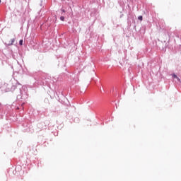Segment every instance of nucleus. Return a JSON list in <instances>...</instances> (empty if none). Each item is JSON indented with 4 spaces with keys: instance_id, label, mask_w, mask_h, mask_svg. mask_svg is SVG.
Masks as SVG:
<instances>
[{
    "instance_id": "nucleus-5",
    "label": "nucleus",
    "mask_w": 181,
    "mask_h": 181,
    "mask_svg": "<svg viewBox=\"0 0 181 181\" xmlns=\"http://www.w3.org/2000/svg\"><path fill=\"white\" fill-rule=\"evenodd\" d=\"M173 78H177V76H176V74H173Z\"/></svg>"
},
{
    "instance_id": "nucleus-3",
    "label": "nucleus",
    "mask_w": 181,
    "mask_h": 181,
    "mask_svg": "<svg viewBox=\"0 0 181 181\" xmlns=\"http://www.w3.org/2000/svg\"><path fill=\"white\" fill-rule=\"evenodd\" d=\"M60 21H62V22H64V16H61Z\"/></svg>"
},
{
    "instance_id": "nucleus-1",
    "label": "nucleus",
    "mask_w": 181,
    "mask_h": 181,
    "mask_svg": "<svg viewBox=\"0 0 181 181\" xmlns=\"http://www.w3.org/2000/svg\"><path fill=\"white\" fill-rule=\"evenodd\" d=\"M15 43V38H13L10 40V42L8 43L9 45H12Z\"/></svg>"
},
{
    "instance_id": "nucleus-7",
    "label": "nucleus",
    "mask_w": 181,
    "mask_h": 181,
    "mask_svg": "<svg viewBox=\"0 0 181 181\" xmlns=\"http://www.w3.org/2000/svg\"><path fill=\"white\" fill-rule=\"evenodd\" d=\"M62 12H63L64 13H66V10L62 9Z\"/></svg>"
},
{
    "instance_id": "nucleus-2",
    "label": "nucleus",
    "mask_w": 181,
    "mask_h": 181,
    "mask_svg": "<svg viewBox=\"0 0 181 181\" xmlns=\"http://www.w3.org/2000/svg\"><path fill=\"white\" fill-rule=\"evenodd\" d=\"M19 45H20L21 46H22V45H23V40H21L19 41Z\"/></svg>"
},
{
    "instance_id": "nucleus-6",
    "label": "nucleus",
    "mask_w": 181,
    "mask_h": 181,
    "mask_svg": "<svg viewBox=\"0 0 181 181\" xmlns=\"http://www.w3.org/2000/svg\"><path fill=\"white\" fill-rule=\"evenodd\" d=\"M177 80L178 83H181V80L179 78V77H177Z\"/></svg>"
},
{
    "instance_id": "nucleus-4",
    "label": "nucleus",
    "mask_w": 181,
    "mask_h": 181,
    "mask_svg": "<svg viewBox=\"0 0 181 181\" xmlns=\"http://www.w3.org/2000/svg\"><path fill=\"white\" fill-rule=\"evenodd\" d=\"M138 19H139V21H142V19H143L142 16H139V17H138Z\"/></svg>"
}]
</instances>
